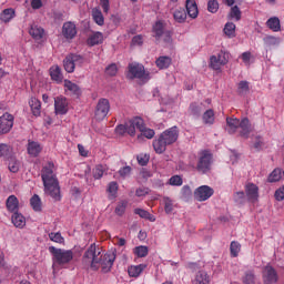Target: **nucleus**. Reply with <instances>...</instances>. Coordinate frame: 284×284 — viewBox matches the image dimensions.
<instances>
[{
  "mask_svg": "<svg viewBox=\"0 0 284 284\" xmlns=\"http://www.w3.org/2000/svg\"><path fill=\"white\" fill-rule=\"evenodd\" d=\"M114 261H116V253H103L95 243H92L82 256V264L84 267H90V270H93V272H98V270L101 267V272L103 274L112 272Z\"/></svg>",
  "mask_w": 284,
  "mask_h": 284,
  "instance_id": "obj_1",
  "label": "nucleus"
},
{
  "mask_svg": "<svg viewBox=\"0 0 284 284\" xmlns=\"http://www.w3.org/2000/svg\"><path fill=\"white\" fill-rule=\"evenodd\" d=\"M52 168H54V164L52 163L42 168L41 178L44 185V192L54 201H61V186L59 185V180Z\"/></svg>",
  "mask_w": 284,
  "mask_h": 284,
  "instance_id": "obj_2",
  "label": "nucleus"
},
{
  "mask_svg": "<svg viewBox=\"0 0 284 284\" xmlns=\"http://www.w3.org/2000/svg\"><path fill=\"white\" fill-rule=\"evenodd\" d=\"M179 141V128L172 126L162 132L158 139L153 141V149L156 154H163L168 150V145H172Z\"/></svg>",
  "mask_w": 284,
  "mask_h": 284,
  "instance_id": "obj_3",
  "label": "nucleus"
},
{
  "mask_svg": "<svg viewBox=\"0 0 284 284\" xmlns=\"http://www.w3.org/2000/svg\"><path fill=\"white\" fill-rule=\"evenodd\" d=\"M49 252L53 256L54 265H60V267H63V265L72 263L74 258V252H72V250H62L57 248L54 246H50Z\"/></svg>",
  "mask_w": 284,
  "mask_h": 284,
  "instance_id": "obj_4",
  "label": "nucleus"
},
{
  "mask_svg": "<svg viewBox=\"0 0 284 284\" xmlns=\"http://www.w3.org/2000/svg\"><path fill=\"white\" fill-rule=\"evenodd\" d=\"M197 164L195 170L200 172V174H207L210 170H212V161L214 159V154L210 150H202L197 153Z\"/></svg>",
  "mask_w": 284,
  "mask_h": 284,
  "instance_id": "obj_5",
  "label": "nucleus"
},
{
  "mask_svg": "<svg viewBox=\"0 0 284 284\" xmlns=\"http://www.w3.org/2000/svg\"><path fill=\"white\" fill-rule=\"evenodd\" d=\"M128 79H142V81H150V72L145 71V67L143 64L130 63Z\"/></svg>",
  "mask_w": 284,
  "mask_h": 284,
  "instance_id": "obj_6",
  "label": "nucleus"
},
{
  "mask_svg": "<svg viewBox=\"0 0 284 284\" xmlns=\"http://www.w3.org/2000/svg\"><path fill=\"white\" fill-rule=\"evenodd\" d=\"M85 59H83L82 55L70 53L63 60V68L65 72L72 74V72H74V68H77V65L81 67Z\"/></svg>",
  "mask_w": 284,
  "mask_h": 284,
  "instance_id": "obj_7",
  "label": "nucleus"
},
{
  "mask_svg": "<svg viewBox=\"0 0 284 284\" xmlns=\"http://www.w3.org/2000/svg\"><path fill=\"white\" fill-rule=\"evenodd\" d=\"M109 112H110V100L105 98H101L95 105V111H94L95 121H103V119L108 116Z\"/></svg>",
  "mask_w": 284,
  "mask_h": 284,
  "instance_id": "obj_8",
  "label": "nucleus"
},
{
  "mask_svg": "<svg viewBox=\"0 0 284 284\" xmlns=\"http://www.w3.org/2000/svg\"><path fill=\"white\" fill-rule=\"evenodd\" d=\"M210 61V65L213 70H221V65H227L230 61V52L220 51L217 57L212 55Z\"/></svg>",
  "mask_w": 284,
  "mask_h": 284,
  "instance_id": "obj_9",
  "label": "nucleus"
},
{
  "mask_svg": "<svg viewBox=\"0 0 284 284\" xmlns=\"http://www.w3.org/2000/svg\"><path fill=\"white\" fill-rule=\"evenodd\" d=\"M14 125V115L4 113L0 116V134H8Z\"/></svg>",
  "mask_w": 284,
  "mask_h": 284,
  "instance_id": "obj_10",
  "label": "nucleus"
},
{
  "mask_svg": "<svg viewBox=\"0 0 284 284\" xmlns=\"http://www.w3.org/2000/svg\"><path fill=\"white\" fill-rule=\"evenodd\" d=\"M126 124V133L130 136H135L136 135V130H143V119L135 116L131 119Z\"/></svg>",
  "mask_w": 284,
  "mask_h": 284,
  "instance_id": "obj_11",
  "label": "nucleus"
},
{
  "mask_svg": "<svg viewBox=\"0 0 284 284\" xmlns=\"http://www.w3.org/2000/svg\"><path fill=\"white\" fill-rule=\"evenodd\" d=\"M214 194V189L207 186V185H202L199 186L194 191V199L195 201H207L212 195Z\"/></svg>",
  "mask_w": 284,
  "mask_h": 284,
  "instance_id": "obj_12",
  "label": "nucleus"
},
{
  "mask_svg": "<svg viewBox=\"0 0 284 284\" xmlns=\"http://www.w3.org/2000/svg\"><path fill=\"white\" fill-rule=\"evenodd\" d=\"M263 281L265 284H274L278 281V273L272 266H265L263 271Z\"/></svg>",
  "mask_w": 284,
  "mask_h": 284,
  "instance_id": "obj_13",
  "label": "nucleus"
},
{
  "mask_svg": "<svg viewBox=\"0 0 284 284\" xmlns=\"http://www.w3.org/2000/svg\"><path fill=\"white\" fill-rule=\"evenodd\" d=\"M245 194L247 200L252 203H256L258 201V187L256 184L248 182L245 184Z\"/></svg>",
  "mask_w": 284,
  "mask_h": 284,
  "instance_id": "obj_14",
  "label": "nucleus"
},
{
  "mask_svg": "<svg viewBox=\"0 0 284 284\" xmlns=\"http://www.w3.org/2000/svg\"><path fill=\"white\" fill-rule=\"evenodd\" d=\"M55 114H68V99L58 97L54 99Z\"/></svg>",
  "mask_w": 284,
  "mask_h": 284,
  "instance_id": "obj_15",
  "label": "nucleus"
},
{
  "mask_svg": "<svg viewBox=\"0 0 284 284\" xmlns=\"http://www.w3.org/2000/svg\"><path fill=\"white\" fill-rule=\"evenodd\" d=\"M62 34L64 39H74V37H77V24L73 22H65L62 27Z\"/></svg>",
  "mask_w": 284,
  "mask_h": 284,
  "instance_id": "obj_16",
  "label": "nucleus"
},
{
  "mask_svg": "<svg viewBox=\"0 0 284 284\" xmlns=\"http://www.w3.org/2000/svg\"><path fill=\"white\" fill-rule=\"evenodd\" d=\"M166 32H168V30H165V22H163L162 20H159L154 23L153 33H154L156 41H161V38Z\"/></svg>",
  "mask_w": 284,
  "mask_h": 284,
  "instance_id": "obj_17",
  "label": "nucleus"
},
{
  "mask_svg": "<svg viewBox=\"0 0 284 284\" xmlns=\"http://www.w3.org/2000/svg\"><path fill=\"white\" fill-rule=\"evenodd\" d=\"M27 150H28V154H30V156H39V154H41V151L43 149L41 148V144L39 142L29 140Z\"/></svg>",
  "mask_w": 284,
  "mask_h": 284,
  "instance_id": "obj_18",
  "label": "nucleus"
},
{
  "mask_svg": "<svg viewBox=\"0 0 284 284\" xmlns=\"http://www.w3.org/2000/svg\"><path fill=\"white\" fill-rule=\"evenodd\" d=\"M186 12L191 19L199 17V7L195 0H186Z\"/></svg>",
  "mask_w": 284,
  "mask_h": 284,
  "instance_id": "obj_19",
  "label": "nucleus"
},
{
  "mask_svg": "<svg viewBox=\"0 0 284 284\" xmlns=\"http://www.w3.org/2000/svg\"><path fill=\"white\" fill-rule=\"evenodd\" d=\"M29 34L36 41H41V39H43V36L45 34V31L43 30V28L33 24L29 30Z\"/></svg>",
  "mask_w": 284,
  "mask_h": 284,
  "instance_id": "obj_20",
  "label": "nucleus"
},
{
  "mask_svg": "<svg viewBox=\"0 0 284 284\" xmlns=\"http://www.w3.org/2000/svg\"><path fill=\"white\" fill-rule=\"evenodd\" d=\"M155 65L159 70H168L169 65H172V58L168 55H161L155 60Z\"/></svg>",
  "mask_w": 284,
  "mask_h": 284,
  "instance_id": "obj_21",
  "label": "nucleus"
},
{
  "mask_svg": "<svg viewBox=\"0 0 284 284\" xmlns=\"http://www.w3.org/2000/svg\"><path fill=\"white\" fill-rule=\"evenodd\" d=\"M50 77L52 81H57V83H61L63 81V73H61V67L59 65L51 67Z\"/></svg>",
  "mask_w": 284,
  "mask_h": 284,
  "instance_id": "obj_22",
  "label": "nucleus"
},
{
  "mask_svg": "<svg viewBox=\"0 0 284 284\" xmlns=\"http://www.w3.org/2000/svg\"><path fill=\"white\" fill-rule=\"evenodd\" d=\"M88 45H90L91 48L94 45H99L101 43H103V33L101 32H95L93 34H91L88 40H87Z\"/></svg>",
  "mask_w": 284,
  "mask_h": 284,
  "instance_id": "obj_23",
  "label": "nucleus"
},
{
  "mask_svg": "<svg viewBox=\"0 0 284 284\" xmlns=\"http://www.w3.org/2000/svg\"><path fill=\"white\" fill-rule=\"evenodd\" d=\"M64 88H67V90H69V92H71L74 97H81V88L79 87V84L70 80H65Z\"/></svg>",
  "mask_w": 284,
  "mask_h": 284,
  "instance_id": "obj_24",
  "label": "nucleus"
},
{
  "mask_svg": "<svg viewBox=\"0 0 284 284\" xmlns=\"http://www.w3.org/2000/svg\"><path fill=\"white\" fill-rule=\"evenodd\" d=\"M6 205L9 212L16 213L19 210V199H17L14 195H10L7 199Z\"/></svg>",
  "mask_w": 284,
  "mask_h": 284,
  "instance_id": "obj_25",
  "label": "nucleus"
},
{
  "mask_svg": "<svg viewBox=\"0 0 284 284\" xmlns=\"http://www.w3.org/2000/svg\"><path fill=\"white\" fill-rule=\"evenodd\" d=\"M145 267H148V265H145V264L130 266L128 268L129 276H131L132 278H136V277L141 276V273L143 272V270H145Z\"/></svg>",
  "mask_w": 284,
  "mask_h": 284,
  "instance_id": "obj_26",
  "label": "nucleus"
},
{
  "mask_svg": "<svg viewBox=\"0 0 284 284\" xmlns=\"http://www.w3.org/2000/svg\"><path fill=\"white\" fill-rule=\"evenodd\" d=\"M226 125H229V134H235L236 129L241 125V120L236 118H226Z\"/></svg>",
  "mask_w": 284,
  "mask_h": 284,
  "instance_id": "obj_27",
  "label": "nucleus"
},
{
  "mask_svg": "<svg viewBox=\"0 0 284 284\" xmlns=\"http://www.w3.org/2000/svg\"><path fill=\"white\" fill-rule=\"evenodd\" d=\"M266 26L273 32H281V20L277 17L270 18L266 21Z\"/></svg>",
  "mask_w": 284,
  "mask_h": 284,
  "instance_id": "obj_28",
  "label": "nucleus"
},
{
  "mask_svg": "<svg viewBox=\"0 0 284 284\" xmlns=\"http://www.w3.org/2000/svg\"><path fill=\"white\" fill-rule=\"evenodd\" d=\"M223 32L229 39H234L236 37V24L234 22H227L224 26Z\"/></svg>",
  "mask_w": 284,
  "mask_h": 284,
  "instance_id": "obj_29",
  "label": "nucleus"
},
{
  "mask_svg": "<svg viewBox=\"0 0 284 284\" xmlns=\"http://www.w3.org/2000/svg\"><path fill=\"white\" fill-rule=\"evenodd\" d=\"M11 221L16 227L26 226V217L19 212L13 213Z\"/></svg>",
  "mask_w": 284,
  "mask_h": 284,
  "instance_id": "obj_30",
  "label": "nucleus"
},
{
  "mask_svg": "<svg viewBox=\"0 0 284 284\" xmlns=\"http://www.w3.org/2000/svg\"><path fill=\"white\" fill-rule=\"evenodd\" d=\"M284 172L282 169H274L273 172L268 175V183H277L283 179Z\"/></svg>",
  "mask_w": 284,
  "mask_h": 284,
  "instance_id": "obj_31",
  "label": "nucleus"
},
{
  "mask_svg": "<svg viewBox=\"0 0 284 284\" xmlns=\"http://www.w3.org/2000/svg\"><path fill=\"white\" fill-rule=\"evenodd\" d=\"M33 116H39L41 114V101L32 98L29 102Z\"/></svg>",
  "mask_w": 284,
  "mask_h": 284,
  "instance_id": "obj_32",
  "label": "nucleus"
},
{
  "mask_svg": "<svg viewBox=\"0 0 284 284\" xmlns=\"http://www.w3.org/2000/svg\"><path fill=\"white\" fill-rule=\"evenodd\" d=\"M193 284H210L207 273L200 271L196 273Z\"/></svg>",
  "mask_w": 284,
  "mask_h": 284,
  "instance_id": "obj_33",
  "label": "nucleus"
},
{
  "mask_svg": "<svg viewBox=\"0 0 284 284\" xmlns=\"http://www.w3.org/2000/svg\"><path fill=\"white\" fill-rule=\"evenodd\" d=\"M134 214H138L140 219H145L146 221H151V223H154V221H156V217H154V215H152L150 212L143 209H135Z\"/></svg>",
  "mask_w": 284,
  "mask_h": 284,
  "instance_id": "obj_34",
  "label": "nucleus"
},
{
  "mask_svg": "<svg viewBox=\"0 0 284 284\" xmlns=\"http://www.w3.org/2000/svg\"><path fill=\"white\" fill-rule=\"evenodd\" d=\"M189 112L193 116H201V112H203V103L192 102L189 106Z\"/></svg>",
  "mask_w": 284,
  "mask_h": 284,
  "instance_id": "obj_35",
  "label": "nucleus"
},
{
  "mask_svg": "<svg viewBox=\"0 0 284 284\" xmlns=\"http://www.w3.org/2000/svg\"><path fill=\"white\" fill-rule=\"evenodd\" d=\"M106 192L109 194V199L111 200L116 199V194H119V183L110 182L108 185Z\"/></svg>",
  "mask_w": 284,
  "mask_h": 284,
  "instance_id": "obj_36",
  "label": "nucleus"
},
{
  "mask_svg": "<svg viewBox=\"0 0 284 284\" xmlns=\"http://www.w3.org/2000/svg\"><path fill=\"white\" fill-rule=\"evenodd\" d=\"M30 205L34 212H41V210H42L41 197H39L37 194H34L30 199Z\"/></svg>",
  "mask_w": 284,
  "mask_h": 284,
  "instance_id": "obj_37",
  "label": "nucleus"
},
{
  "mask_svg": "<svg viewBox=\"0 0 284 284\" xmlns=\"http://www.w3.org/2000/svg\"><path fill=\"white\" fill-rule=\"evenodd\" d=\"M242 283L255 284L256 283V274H254V271H246L244 273V276L242 277Z\"/></svg>",
  "mask_w": 284,
  "mask_h": 284,
  "instance_id": "obj_38",
  "label": "nucleus"
},
{
  "mask_svg": "<svg viewBox=\"0 0 284 284\" xmlns=\"http://www.w3.org/2000/svg\"><path fill=\"white\" fill-rule=\"evenodd\" d=\"M14 18V9H4L0 14V21L8 23Z\"/></svg>",
  "mask_w": 284,
  "mask_h": 284,
  "instance_id": "obj_39",
  "label": "nucleus"
},
{
  "mask_svg": "<svg viewBox=\"0 0 284 284\" xmlns=\"http://www.w3.org/2000/svg\"><path fill=\"white\" fill-rule=\"evenodd\" d=\"M92 18L98 26H103V23H105V18H103V13L99 9L92 10Z\"/></svg>",
  "mask_w": 284,
  "mask_h": 284,
  "instance_id": "obj_40",
  "label": "nucleus"
},
{
  "mask_svg": "<svg viewBox=\"0 0 284 284\" xmlns=\"http://www.w3.org/2000/svg\"><path fill=\"white\" fill-rule=\"evenodd\" d=\"M205 125H212L214 123V110L209 109L202 115Z\"/></svg>",
  "mask_w": 284,
  "mask_h": 284,
  "instance_id": "obj_41",
  "label": "nucleus"
},
{
  "mask_svg": "<svg viewBox=\"0 0 284 284\" xmlns=\"http://www.w3.org/2000/svg\"><path fill=\"white\" fill-rule=\"evenodd\" d=\"M173 17L178 23H184L187 19V13L184 11V9H178L174 11Z\"/></svg>",
  "mask_w": 284,
  "mask_h": 284,
  "instance_id": "obj_42",
  "label": "nucleus"
},
{
  "mask_svg": "<svg viewBox=\"0 0 284 284\" xmlns=\"http://www.w3.org/2000/svg\"><path fill=\"white\" fill-rule=\"evenodd\" d=\"M149 252H150V248L148 246H143V245L136 246L134 248V254H136L138 258H145V256H148Z\"/></svg>",
  "mask_w": 284,
  "mask_h": 284,
  "instance_id": "obj_43",
  "label": "nucleus"
},
{
  "mask_svg": "<svg viewBox=\"0 0 284 284\" xmlns=\"http://www.w3.org/2000/svg\"><path fill=\"white\" fill-rule=\"evenodd\" d=\"M141 136H145V139H154V130L145 128V122L142 120V130H140Z\"/></svg>",
  "mask_w": 284,
  "mask_h": 284,
  "instance_id": "obj_44",
  "label": "nucleus"
},
{
  "mask_svg": "<svg viewBox=\"0 0 284 284\" xmlns=\"http://www.w3.org/2000/svg\"><path fill=\"white\" fill-rule=\"evenodd\" d=\"M230 252H231V256L233 258H236V256H239V252H241V243L236 241L231 242Z\"/></svg>",
  "mask_w": 284,
  "mask_h": 284,
  "instance_id": "obj_45",
  "label": "nucleus"
},
{
  "mask_svg": "<svg viewBox=\"0 0 284 284\" xmlns=\"http://www.w3.org/2000/svg\"><path fill=\"white\" fill-rule=\"evenodd\" d=\"M219 0H209L207 1V11L211 12V14H216L219 12Z\"/></svg>",
  "mask_w": 284,
  "mask_h": 284,
  "instance_id": "obj_46",
  "label": "nucleus"
},
{
  "mask_svg": "<svg viewBox=\"0 0 284 284\" xmlns=\"http://www.w3.org/2000/svg\"><path fill=\"white\" fill-rule=\"evenodd\" d=\"M8 168L13 174H17L19 172V161L16 158H9Z\"/></svg>",
  "mask_w": 284,
  "mask_h": 284,
  "instance_id": "obj_47",
  "label": "nucleus"
},
{
  "mask_svg": "<svg viewBox=\"0 0 284 284\" xmlns=\"http://www.w3.org/2000/svg\"><path fill=\"white\" fill-rule=\"evenodd\" d=\"M10 145L6 143L0 144V156L2 159H10Z\"/></svg>",
  "mask_w": 284,
  "mask_h": 284,
  "instance_id": "obj_48",
  "label": "nucleus"
},
{
  "mask_svg": "<svg viewBox=\"0 0 284 284\" xmlns=\"http://www.w3.org/2000/svg\"><path fill=\"white\" fill-rule=\"evenodd\" d=\"M229 17L231 19H235V21H241V9L239 6H234L231 8Z\"/></svg>",
  "mask_w": 284,
  "mask_h": 284,
  "instance_id": "obj_49",
  "label": "nucleus"
},
{
  "mask_svg": "<svg viewBox=\"0 0 284 284\" xmlns=\"http://www.w3.org/2000/svg\"><path fill=\"white\" fill-rule=\"evenodd\" d=\"M239 94H247L250 92V82L247 81H241L239 83V89H237Z\"/></svg>",
  "mask_w": 284,
  "mask_h": 284,
  "instance_id": "obj_50",
  "label": "nucleus"
},
{
  "mask_svg": "<svg viewBox=\"0 0 284 284\" xmlns=\"http://www.w3.org/2000/svg\"><path fill=\"white\" fill-rule=\"evenodd\" d=\"M49 239L50 241H53V243H65V240L61 236V233H54V232H51L49 233Z\"/></svg>",
  "mask_w": 284,
  "mask_h": 284,
  "instance_id": "obj_51",
  "label": "nucleus"
},
{
  "mask_svg": "<svg viewBox=\"0 0 284 284\" xmlns=\"http://www.w3.org/2000/svg\"><path fill=\"white\" fill-rule=\"evenodd\" d=\"M104 172H105V169L103 168V165L98 164V165L93 169V178H94V179H102Z\"/></svg>",
  "mask_w": 284,
  "mask_h": 284,
  "instance_id": "obj_52",
  "label": "nucleus"
},
{
  "mask_svg": "<svg viewBox=\"0 0 284 284\" xmlns=\"http://www.w3.org/2000/svg\"><path fill=\"white\" fill-rule=\"evenodd\" d=\"M128 207V202H121L120 204L116 205L115 207V214L118 216H123L125 214V209Z\"/></svg>",
  "mask_w": 284,
  "mask_h": 284,
  "instance_id": "obj_53",
  "label": "nucleus"
},
{
  "mask_svg": "<svg viewBox=\"0 0 284 284\" xmlns=\"http://www.w3.org/2000/svg\"><path fill=\"white\" fill-rule=\"evenodd\" d=\"M139 165L145 166L150 163V155L141 153L136 156Z\"/></svg>",
  "mask_w": 284,
  "mask_h": 284,
  "instance_id": "obj_54",
  "label": "nucleus"
},
{
  "mask_svg": "<svg viewBox=\"0 0 284 284\" xmlns=\"http://www.w3.org/2000/svg\"><path fill=\"white\" fill-rule=\"evenodd\" d=\"M173 210H174V204L172 203V200H170L169 197H166V199L164 200V212H165L166 214H172Z\"/></svg>",
  "mask_w": 284,
  "mask_h": 284,
  "instance_id": "obj_55",
  "label": "nucleus"
},
{
  "mask_svg": "<svg viewBox=\"0 0 284 284\" xmlns=\"http://www.w3.org/2000/svg\"><path fill=\"white\" fill-rule=\"evenodd\" d=\"M116 72H119V69L114 63L110 64L105 69V74H108V77H116Z\"/></svg>",
  "mask_w": 284,
  "mask_h": 284,
  "instance_id": "obj_56",
  "label": "nucleus"
},
{
  "mask_svg": "<svg viewBox=\"0 0 284 284\" xmlns=\"http://www.w3.org/2000/svg\"><path fill=\"white\" fill-rule=\"evenodd\" d=\"M263 145H265V142H263V136H255L254 148L257 150V152L263 149Z\"/></svg>",
  "mask_w": 284,
  "mask_h": 284,
  "instance_id": "obj_57",
  "label": "nucleus"
},
{
  "mask_svg": "<svg viewBox=\"0 0 284 284\" xmlns=\"http://www.w3.org/2000/svg\"><path fill=\"white\" fill-rule=\"evenodd\" d=\"M162 38L165 45H172V31L164 32Z\"/></svg>",
  "mask_w": 284,
  "mask_h": 284,
  "instance_id": "obj_58",
  "label": "nucleus"
},
{
  "mask_svg": "<svg viewBox=\"0 0 284 284\" xmlns=\"http://www.w3.org/2000/svg\"><path fill=\"white\" fill-rule=\"evenodd\" d=\"M170 185H183V179L181 175H173L170 179Z\"/></svg>",
  "mask_w": 284,
  "mask_h": 284,
  "instance_id": "obj_59",
  "label": "nucleus"
},
{
  "mask_svg": "<svg viewBox=\"0 0 284 284\" xmlns=\"http://www.w3.org/2000/svg\"><path fill=\"white\" fill-rule=\"evenodd\" d=\"M235 203H243V201H245V192L240 191L236 192L233 196Z\"/></svg>",
  "mask_w": 284,
  "mask_h": 284,
  "instance_id": "obj_60",
  "label": "nucleus"
},
{
  "mask_svg": "<svg viewBox=\"0 0 284 284\" xmlns=\"http://www.w3.org/2000/svg\"><path fill=\"white\" fill-rule=\"evenodd\" d=\"M274 196L276 201H284V186L277 189Z\"/></svg>",
  "mask_w": 284,
  "mask_h": 284,
  "instance_id": "obj_61",
  "label": "nucleus"
},
{
  "mask_svg": "<svg viewBox=\"0 0 284 284\" xmlns=\"http://www.w3.org/2000/svg\"><path fill=\"white\" fill-rule=\"evenodd\" d=\"M130 172H132V168L124 166V168L120 169L119 174H120V176H129Z\"/></svg>",
  "mask_w": 284,
  "mask_h": 284,
  "instance_id": "obj_62",
  "label": "nucleus"
},
{
  "mask_svg": "<svg viewBox=\"0 0 284 284\" xmlns=\"http://www.w3.org/2000/svg\"><path fill=\"white\" fill-rule=\"evenodd\" d=\"M240 136H242L243 139H247L250 136V126H245V128H240Z\"/></svg>",
  "mask_w": 284,
  "mask_h": 284,
  "instance_id": "obj_63",
  "label": "nucleus"
},
{
  "mask_svg": "<svg viewBox=\"0 0 284 284\" xmlns=\"http://www.w3.org/2000/svg\"><path fill=\"white\" fill-rule=\"evenodd\" d=\"M149 189L140 187L135 191V196H145L149 194Z\"/></svg>",
  "mask_w": 284,
  "mask_h": 284,
  "instance_id": "obj_64",
  "label": "nucleus"
}]
</instances>
